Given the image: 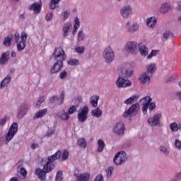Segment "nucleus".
<instances>
[{"label": "nucleus", "mask_w": 181, "mask_h": 181, "mask_svg": "<svg viewBox=\"0 0 181 181\" xmlns=\"http://www.w3.org/2000/svg\"><path fill=\"white\" fill-rule=\"evenodd\" d=\"M119 13L124 19H128L129 16H132V7L129 5L123 6L120 9Z\"/></svg>", "instance_id": "nucleus-11"}, {"label": "nucleus", "mask_w": 181, "mask_h": 181, "mask_svg": "<svg viewBox=\"0 0 181 181\" xmlns=\"http://www.w3.org/2000/svg\"><path fill=\"white\" fill-rule=\"evenodd\" d=\"M174 176L175 177V179H176L177 180H180V179H181V172H180V173H176L174 175Z\"/></svg>", "instance_id": "nucleus-61"}, {"label": "nucleus", "mask_w": 181, "mask_h": 181, "mask_svg": "<svg viewBox=\"0 0 181 181\" xmlns=\"http://www.w3.org/2000/svg\"><path fill=\"white\" fill-rule=\"evenodd\" d=\"M18 122H13L11 125L6 135V142H10V141H12V139H13V136H15V135H16V134L18 133Z\"/></svg>", "instance_id": "nucleus-7"}, {"label": "nucleus", "mask_w": 181, "mask_h": 181, "mask_svg": "<svg viewBox=\"0 0 181 181\" xmlns=\"http://www.w3.org/2000/svg\"><path fill=\"white\" fill-rule=\"evenodd\" d=\"M14 39H15L16 43H18V42L21 40V35L18 34V33H15Z\"/></svg>", "instance_id": "nucleus-56"}, {"label": "nucleus", "mask_w": 181, "mask_h": 181, "mask_svg": "<svg viewBox=\"0 0 181 181\" xmlns=\"http://www.w3.org/2000/svg\"><path fill=\"white\" fill-rule=\"evenodd\" d=\"M52 56L55 62H61L62 63L67 59V55H66L64 49L62 47L55 48Z\"/></svg>", "instance_id": "nucleus-3"}, {"label": "nucleus", "mask_w": 181, "mask_h": 181, "mask_svg": "<svg viewBox=\"0 0 181 181\" xmlns=\"http://www.w3.org/2000/svg\"><path fill=\"white\" fill-rule=\"evenodd\" d=\"M56 181H63V171L59 170L56 175Z\"/></svg>", "instance_id": "nucleus-45"}, {"label": "nucleus", "mask_w": 181, "mask_h": 181, "mask_svg": "<svg viewBox=\"0 0 181 181\" xmlns=\"http://www.w3.org/2000/svg\"><path fill=\"white\" fill-rule=\"evenodd\" d=\"M74 52L78 53V54H83L86 52V47L84 46L76 47L74 48Z\"/></svg>", "instance_id": "nucleus-40"}, {"label": "nucleus", "mask_w": 181, "mask_h": 181, "mask_svg": "<svg viewBox=\"0 0 181 181\" xmlns=\"http://www.w3.org/2000/svg\"><path fill=\"white\" fill-rule=\"evenodd\" d=\"M78 145L81 148H83V149H86V148H87V142L86 141V139H84V138L78 139Z\"/></svg>", "instance_id": "nucleus-38"}, {"label": "nucleus", "mask_w": 181, "mask_h": 181, "mask_svg": "<svg viewBox=\"0 0 181 181\" xmlns=\"http://www.w3.org/2000/svg\"><path fill=\"white\" fill-rule=\"evenodd\" d=\"M69 66H78V64H80V61L78 59H72L67 62Z\"/></svg>", "instance_id": "nucleus-44"}, {"label": "nucleus", "mask_w": 181, "mask_h": 181, "mask_svg": "<svg viewBox=\"0 0 181 181\" xmlns=\"http://www.w3.org/2000/svg\"><path fill=\"white\" fill-rule=\"evenodd\" d=\"M156 108V105L155 103H148V110L149 111H153Z\"/></svg>", "instance_id": "nucleus-54"}, {"label": "nucleus", "mask_w": 181, "mask_h": 181, "mask_svg": "<svg viewBox=\"0 0 181 181\" xmlns=\"http://www.w3.org/2000/svg\"><path fill=\"white\" fill-rule=\"evenodd\" d=\"M10 57L9 52L2 53L1 57H0V65L5 66V64H7Z\"/></svg>", "instance_id": "nucleus-17"}, {"label": "nucleus", "mask_w": 181, "mask_h": 181, "mask_svg": "<svg viewBox=\"0 0 181 181\" xmlns=\"http://www.w3.org/2000/svg\"><path fill=\"white\" fill-rule=\"evenodd\" d=\"M21 41L26 42V40H28V34L26 33V32L21 33Z\"/></svg>", "instance_id": "nucleus-50"}, {"label": "nucleus", "mask_w": 181, "mask_h": 181, "mask_svg": "<svg viewBox=\"0 0 181 181\" xmlns=\"http://www.w3.org/2000/svg\"><path fill=\"white\" fill-rule=\"evenodd\" d=\"M159 149L160 152H162L165 155V156H168V155H169V151H168V148H166L165 146H160Z\"/></svg>", "instance_id": "nucleus-48"}, {"label": "nucleus", "mask_w": 181, "mask_h": 181, "mask_svg": "<svg viewBox=\"0 0 181 181\" xmlns=\"http://www.w3.org/2000/svg\"><path fill=\"white\" fill-rule=\"evenodd\" d=\"M17 176L18 177H22L25 178L26 177V175H28V171H26V169L23 168V165H20L17 167Z\"/></svg>", "instance_id": "nucleus-22"}, {"label": "nucleus", "mask_w": 181, "mask_h": 181, "mask_svg": "<svg viewBox=\"0 0 181 181\" xmlns=\"http://www.w3.org/2000/svg\"><path fill=\"white\" fill-rule=\"evenodd\" d=\"M38 101L42 104V103H45V101H46V98H45V96H41L39 98Z\"/></svg>", "instance_id": "nucleus-62"}, {"label": "nucleus", "mask_w": 181, "mask_h": 181, "mask_svg": "<svg viewBox=\"0 0 181 181\" xmlns=\"http://www.w3.org/2000/svg\"><path fill=\"white\" fill-rule=\"evenodd\" d=\"M139 50L141 56H148V47H146L145 45L142 44V42L139 44Z\"/></svg>", "instance_id": "nucleus-25"}, {"label": "nucleus", "mask_w": 181, "mask_h": 181, "mask_svg": "<svg viewBox=\"0 0 181 181\" xmlns=\"http://www.w3.org/2000/svg\"><path fill=\"white\" fill-rule=\"evenodd\" d=\"M69 159V151L64 150L62 153V160H67Z\"/></svg>", "instance_id": "nucleus-52"}, {"label": "nucleus", "mask_w": 181, "mask_h": 181, "mask_svg": "<svg viewBox=\"0 0 181 181\" xmlns=\"http://www.w3.org/2000/svg\"><path fill=\"white\" fill-rule=\"evenodd\" d=\"M160 118H162V114H154L153 117L148 119L147 122L151 127H163V124L160 122Z\"/></svg>", "instance_id": "nucleus-6"}, {"label": "nucleus", "mask_w": 181, "mask_h": 181, "mask_svg": "<svg viewBox=\"0 0 181 181\" xmlns=\"http://www.w3.org/2000/svg\"><path fill=\"white\" fill-rule=\"evenodd\" d=\"M30 11H33L34 13H40V11H42V1L33 4L30 6Z\"/></svg>", "instance_id": "nucleus-21"}, {"label": "nucleus", "mask_w": 181, "mask_h": 181, "mask_svg": "<svg viewBox=\"0 0 181 181\" xmlns=\"http://www.w3.org/2000/svg\"><path fill=\"white\" fill-rule=\"evenodd\" d=\"M52 19H53V13H48L45 16V21L49 22V21H52Z\"/></svg>", "instance_id": "nucleus-55"}, {"label": "nucleus", "mask_w": 181, "mask_h": 181, "mask_svg": "<svg viewBox=\"0 0 181 181\" xmlns=\"http://www.w3.org/2000/svg\"><path fill=\"white\" fill-rule=\"evenodd\" d=\"M59 78L61 80H66V78H67V71H62L60 74H59Z\"/></svg>", "instance_id": "nucleus-49"}, {"label": "nucleus", "mask_w": 181, "mask_h": 181, "mask_svg": "<svg viewBox=\"0 0 181 181\" xmlns=\"http://www.w3.org/2000/svg\"><path fill=\"white\" fill-rule=\"evenodd\" d=\"M9 119H10L9 116H5L2 119H0L1 127H4V125H5V124H6V122H8V121H9Z\"/></svg>", "instance_id": "nucleus-46"}, {"label": "nucleus", "mask_w": 181, "mask_h": 181, "mask_svg": "<svg viewBox=\"0 0 181 181\" xmlns=\"http://www.w3.org/2000/svg\"><path fill=\"white\" fill-rule=\"evenodd\" d=\"M156 71V64H151L147 66L148 74H153Z\"/></svg>", "instance_id": "nucleus-36"}, {"label": "nucleus", "mask_w": 181, "mask_h": 181, "mask_svg": "<svg viewBox=\"0 0 181 181\" xmlns=\"http://www.w3.org/2000/svg\"><path fill=\"white\" fill-rule=\"evenodd\" d=\"M36 148H39V144L35 143L31 144V149H36Z\"/></svg>", "instance_id": "nucleus-63"}, {"label": "nucleus", "mask_w": 181, "mask_h": 181, "mask_svg": "<svg viewBox=\"0 0 181 181\" xmlns=\"http://www.w3.org/2000/svg\"><path fill=\"white\" fill-rule=\"evenodd\" d=\"M94 181H104V177H103V175L100 174L97 175Z\"/></svg>", "instance_id": "nucleus-59"}, {"label": "nucleus", "mask_w": 181, "mask_h": 181, "mask_svg": "<svg viewBox=\"0 0 181 181\" xmlns=\"http://www.w3.org/2000/svg\"><path fill=\"white\" fill-rule=\"evenodd\" d=\"M74 176L76 177V181H88L90 180V174L89 173H83V174H77L74 173Z\"/></svg>", "instance_id": "nucleus-18"}, {"label": "nucleus", "mask_w": 181, "mask_h": 181, "mask_svg": "<svg viewBox=\"0 0 181 181\" xmlns=\"http://www.w3.org/2000/svg\"><path fill=\"white\" fill-rule=\"evenodd\" d=\"M134 71H132V66L129 64H124L121 67V72L116 81V86L118 88H127V87H131L132 83L128 80V78L132 77Z\"/></svg>", "instance_id": "nucleus-1"}, {"label": "nucleus", "mask_w": 181, "mask_h": 181, "mask_svg": "<svg viewBox=\"0 0 181 181\" xmlns=\"http://www.w3.org/2000/svg\"><path fill=\"white\" fill-rule=\"evenodd\" d=\"M127 160L128 156H127V153H125V151H120L115 156L113 161L114 163L118 166V165H122V163H125Z\"/></svg>", "instance_id": "nucleus-8"}, {"label": "nucleus", "mask_w": 181, "mask_h": 181, "mask_svg": "<svg viewBox=\"0 0 181 181\" xmlns=\"http://www.w3.org/2000/svg\"><path fill=\"white\" fill-rule=\"evenodd\" d=\"M86 39V34H84V31L81 30L78 32L77 40L78 42H83Z\"/></svg>", "instance_id": "nucleus-37"}, {"label": "nucleus", "mask_w": 181, "mask_h": 181, "mask_svg": "<svg viewBox=\"0 0 181 181\" xmlns=\"http://www.w3.org/2000/svg\"><path fill=\"white\" fill-rule=\"evenodd\" d=\"M163 37H164V39L165 40H168V39H172V38L175 37V35L170 31H165L163 33Z\"/></svg>", "instance_id": "nucleus-39"}, {"label": "nucleus", "mask_w": 181, "mask_h": 181, "mask_svg": "<svg viewBox=\"0 0 181 181\" xmlns=\"http://www.w3.org/2000/svg\"><path fill=\"white\" fill-rule=\"evenodd\" d=\"M16 44L18 52H22L23 50H25V48L26 47V42L21 40L16 42Z\"/></svg>", "instance_id": "nucleus-31"}, {"label": "nucleus", "mask_w": 181, "mask_h": 181, "mask_svg": "<svg viewBox=\"0 0 181 181\" xmlns=\"http://www.w3.org/2000/svg\"><path fill=\"white\" fill-rule=\"evenodd\" d=\"M98 100H100V96L98 95L93 96L90 98L91 106L94 107L95 108L97 107L98 105Z\"/></svg>", "instance_id": "nucleus-33"}, {"label": "nucleus", "mask_w": 181, "mask_h": 181, "mask_svg": "<svg viewBox=\"0 0 181 181\" xmlns=\"http://www.w3.org/2000/svg\"><path fill=\"white\" fill-rule=\"evenodd\" d=\"M139 113V103H136L132 105L129 108L124 111L122 114L124 118H127V117H135Z\"/></svg>", "instance_id": "nucleus-4"}, {"label": "nucleus", "mask_w": 181, "mask_h": 181, "mask_svg": "<svg viewBox=\"0 0 181 181\" xmlns=\"http://www.w3.org/2000/svg\"><path fill=\"white\" fill-rule=\"evenodd\" d=\"M63 67H64L63 62L56 61L50 69V74H57V73L62 71Z\"/></svg>", "instance_id": "nucleus-15"}, {"label": "nucleus", "mask_w": 181, "mask_h": 181, "mask_svg": "<svg viewBox=\"0 0 181 181\" xmlns=\"http://www.w3.org/2000/svg\"><path fill=\"white\" fill-rule=\"evenodd\" d=\"M138 46V44L135 41H129L127 42L125 45V50L128 53H130L131 54H135V52H136V47Z\"/></svg>", "instance_id": "nucleus-14"}, {"label": "nucleus", "mask_w": 181, "mask_h": 181, "mask_svg": "<svg viewBox=\"0 0 181 181\" xmlns=\"http://www.w3.org/2000/svg\"><path fill=\"white\" fill-rule=\"evenodd\" d=\"M11 81H12V77L11 76V75H7L0 83L1 90H2L4 87L8 86Z\"/></svg>", "instance_id": "nucleus-23"}, {"label": "nucleus", "mask_w": 181, "mask_h": 181, "mask_svg": "<svg viewBox=\"0 0 181 181\" xmlns=\"http://www.w3.org/2000/svg\"><path fill=\"white\" fill-rule=\"evenodd\" d=\"M58 118H60L61 119H63V121H69L70 119V115H69V113L66 112V111L62 110L61 112H59L57 114Z\"/></svg>", "instance_id": "nucleus-28"}, {"label": "nucleus", "mask_w": 181, "mask_h": 181, "mask_svg": "<svg viewBox=\"0 0 181 181\" xmlns=\"http://www.w3.org/2000/svg\"><path fill=\"white\" fill-rule=\"evenodd\" d=\"M104 148H105V143L104 142V140L99 139L98 141L97 152H103V151H104Z\"/></svg>", "instance_id": "nucleus-32"}, {"label": "nucleus", "mask_w": 181, "mask_h": 181, "mask_svg": "<svg viewBox=\"0 0 181 181\" xmlns=\"http://www.w3.org/2000/svg\"><path fill=\"white\" fill-rule=\"evenodd\" d=\"M69 16H70V13L67 11H64L63 13L64 21H66V19H69Z\"/></svg>", "instance_id": "nucleus-57"}, {"label": "nucleus", "mask_w": 181, "mask_h": 181, "mask_svg": "<svg viewBox=\"0 0 181 181\" xmlns=\"http://www.w3.org/2000/svg\"><path fill=\"white\" fill-rule=\"evenodd\" d=\"M60 2V0H51L49 4V8L51 10H54L57 9L59 8V3Z\"/></svg>", "instance_id": "nucleus-30"}, {"label": "nucleus", "mask_w": 181, "mask_h": 181, "mask_svg": "<svg viewBox=\"0 0 181 181\" xmlns=\"http://www.w3.org/2000/svg\"><path fill=\"white\" fill-rule=\"evenodd\" d=\"M103 56L106 63H112L115 57V54L111 47H107L103 51Z\"/></svg>", "instance_id": "nucleus-5"}, {"label": "nucleus", "mask_w": 181, "mask_h": 181, "mask_svg": "<svg viewBox=\"0 0 181 181\" xmlns=\"http://www.w3.org/2000/svg\"><path fill=\"white\" fill-rule=\"evenodd\" d=\"M140 101H146L143 103L142 112L145 115L148 114V108H149V103H152V98L150 96L143 98Z\"/></svg>", "instance_id": "nucleus-16"}, {"label": "nucleus", "mask_w": 181, "mask_h": 181, "mask_svg": "<svg viewBox=\"0 0 181 181\" xmlns=\"http://www.w3.org/2000/svg\"><path fill=\"white\" fill-rule=\"evenodd\" d=\"M146 22H147V26L148 28H155V26H156V23H157L156 17H151L150 18H147Z\"/></svg>", "instance_id": "nucleus-27"}, {"label": "nucleus", "mask_w": 181, "mask_h": 181, "mask_svg": "<svg viewBox=\"0 0 181 181\" xmlns=\"http://www.w3.org/2000/svg\"><path fill=\"white\" fill-rule=\"evenodd\" d=\"M175 146L177 149H181V141L180 140L176 139L175 141Z\"/></svg>", "instance_id": "nucleus-58"}, {"label": "nucleus", "mask_w": 181, "mask_h": 181, "mask_svg": "<svg viewBox=\"0 0 181 181\" xmlns=\"http://www.w3.org/2000/svg\"><path fill=\"white\" fill-rule=\"evenodd\" d=\"M4 46H6V47H9L12 45V38L9 37H6L4 38V40L3 42Z\"/></svg>", "instance_id": "nucleus-41"}, {"label": "nucleus", "mask_w": 181, "mask_h": 181, "mask_svg": "<svg viewBox=\"0 0 181 181\" xmlns=\"http://www.w3.org/2000/svg\"><path fill=\"white\" fill-rule=\"evenodd\" d=\"M170 127L171 131H173V132H177L179 129H181V124L177 125V123L173 122L170 124Z\"/></svg>", "instance_id": "nucleus-34"}, {"label": "nucleus", "mask_w": 181, "mask_h": 181, "mask_svg": "<svg viewBox=\"0 0 181 181\" xmlns=\"http://www.w3.org/2000/svg\"><path fill=\"white\" fill-rule=\"evenodd\" d=\"M91 115L92 117H95V118H100V117L103 115V111L100 107H97L96 109L91 110Z\"/></svg>", "instance_id": "nucleus-29"}, {"label": "nucleus", "mask_w": 181, "mask_h": 181, "mask_svg": "<svg viewBox=\"0 0 181 181\" xmlns=\"http://www.w3.org/2000/svg\"><path fill=\"white\" fill-rule=\"evenodd\" d=\"M139 81L143 83V84H149L151 83V76L148 75V73H143L139 76Z\"/></svg>", "instance_id": "nucleus-19"}, {"label": "nucleus", "mask_w": 181, "mask_h": 181, "mask_svg": "<svg viewBox=\"0 0 181 181\" xmlns=\"http://www.w3.org/2000/svg\"><path fill=\"white\" fill-rule=\"evenodd\" d=\"M159 50L153 49L151 52L148 55L147 59H151L155 56H158Z\"/></svg>", "instance_id": "nucleus-47"}, {"label": "nucleus", "mask_w": 181, "mask_h": 181, "mask_svg": "<svg viewBox=\"0 0 181 181\" xmlns=\"http://www.w3.org/2000/svg\"><path fill=\"white\" fill-rule=\"evenodd\" d=\"M114 170V168L112 167H109L107 170H106V173H107V177L110 178V177L112 175V171Z\"/></svg>", "instance_id": "nucleus-53"}, {"label": "nucleus", "mask_w": 181, "mask_h": 181, "mask_svg": "<svg viewBox=\"0 0 181 181\" xmlns=\"http://www.w3.org/2000/svg\"><path fill=\"white\" fill-rule=\"evenodd\" d=\"M74 28H76L77 29H78V28H80V19L78 18V17H76L74 18Z\"/></svg>", "instance_id": "nucleus-51"}, {"label": "nucleus", "mask_w": 181, "mask_h": 181, "mask_svg": "<svg viewBox=\"0 0 181 181\" xmlns=\"http://www.w3.org/2000/svg\"><path fill=\"white\" fill-rule=\"evenodd\" d=\"M28 110H29V105L22 104L17 111L18 119H22V118H23V117L26 115V112H28Z\"/></svg>", "instance_id": "nucleus-13"}, {"label": "nucleus", "mask_w": 181, "mask_h": 181, "mask_svg": "<svg viewBox=\"0 0 181 181\" xmlns=\"http://www.w3.org/2000/svg\"><path fill=\"white\" fill-rule=\"evenodd\" d=\"M52 156L55 157L57 159H60V156H62V151L59 150Z\"/></svg>", "instance_id": "nucleus-60"}, {"label": "nucleus", "mask_w": 181, "mask_h": 181, "mask_svg": "<svg viewBox=\"0 0 181 181\" xmlns=\"http://www.w3.org/2000/svg\"><path fill=\"white\" fill-rule=\"evenodd\" d=\"M87 118H88V106H84L78 113V121L86 122Z\"/></svg>", "instance_id": "nucleus-9"}, {"label": "nucleus", "mask_w": 181, "mask_h": 181, "mask_svg": "<svg viewBox=\"0 0 181 181\" xmlns=\"http://www.w3.org/2000/svg\"><path fill=\"white\" fill-rule=\"evenodd\" d=\"M77 108H78V105H71L68 110V114H69V115L74 114V112L77 111Z\"/></svg>", "instance_id": "nucleus-42"}, {"label": "nucleus", "mask_w": 181, "mask_h": 181, "mask_svg": "<svg viewBox=\"0 0 181 181\" xmlns=\"http://www.w3.org/2000/svg\"><path fill=\"white\" fill-rule=\"evenodd\" d=\"M71 28V23L66 22L64 24L62 28L64 37H69V33H70V28Z\"/></svg>", "instance_id": "nucleus-20"}, {"label": "nucleus", "mask_w": 181, "mask_h": 181, "mask_svg": "<svg viewBox=\"0 0 181 181\" xmlns=\"http://www.w3.org/2000/svg\"><path fill=\"white\" fill-rule=\"evenodd\" d=\"M170 8V6H169V4L164 3L160 6V12H161V13H168V12H169Z\"/></svg>", "instance_id": "nucleus-35"}, {"label": "nucleus", "mask_w": 181, "mask_h": 181, "mask_svg": "<svg viewBox=\"0 0 181 181\" xmlns=\"http://www.w3.org/2000/svg\"><path fill=\"white\" fill-rule=\"evenodd\" d=\"M139 98V95H133L132 97L127 98L124 100V103L127 104V105H129L131 104H134V103H136Z\"/></svg>", "instance_id": "nucleus-24"}, {"label": "nucleus", "mask_w": 181, "mask_h": 181, "mask_svg": "<svg viewBox=\"0 0 181 181\" xmlns=\"http://www.w3.org/2000/svg\"><path fill=\"white\" fill-rule=\"evenodd\" d=\"M58 158L54 157V156H50L47 158V163L44 165L43 168H37L35 170V175L38 177V179H40L42 181H46V174L50 173L53 169H54V165L53 164V162L54 160H57Z\"/></svg>", "instance_id": "nucleus-2"}, {"label": "nucleus", "mask_w": 181, "mask_h": 181, "mask_svg": "<svg viewBox=\"0 0 181 181\" xmlns=\"http://www.w3.org/2000/svg\"><path fill=\"white\" fill-rule=\"evenodd\" d=\"M138 30V24L136 23H133V25L128 29L129 33H134Z\"/></svg>", "instance_id": "nucleus-43"}, {"label": "nucleus", "mask_w": 181, "mask_h": 181, "mask_svg": "<svg viewBox=\"0 0 181 181\" xmlns=\"http://www.w3.org/2000/svg\"><path fill=\"white\" fill-rule=\"evenodd\" d=\"M125 131V124L122 122H117L113 127V132L116 135H124Z\"/></svg>", "instance_id": "nucleus-12"}, {"label": "nucleus", "mask_w": 181, "mask_h": 181, "mask_svg": "<svg viewBox=\"0 0 181 181\" xmlns=\"http://www.w3.org/2000/svg\"><path fill=\"white\" fill-rule=\"evenodd\" d=\"M175 95H176V97L178 98V99L180 100V101H181V91H180V92H177V93H175Z\"/></svg>", "instance_id": "nucleus-64"}, {"label": "nucleus", "mask_w": 181, "mask_h": 181, "mask_svg": "<svg viewBox=\"0 0 181 181\" xmlns=\"http://www.w3.org/2000/svg\"><path fill=\"white\" fill-rule=\"evenodd\" d=\"M66 95V93L64 90H63L59 96V98L57 95H54L49 99V103L51 104H57V105H62L63 103H64V97Z\"/></svg>", "instance_id": "nucleus-10"}, {"label": "nucleus", "mask_w": 181, "mask_h": 181, "mask_svg": "<svg viewBox=\"0 0 181 181\" xmlns=\"http://www.w3.org/2000/svg\"><path fill=\"white\" fill-rule=\"evenodd\" d=\"M47 114V108L42 109L35 113L33 117L34 119H37V118H43Z\"/></svg>", "instance_id": "nucleus-26"}]
</instances>
